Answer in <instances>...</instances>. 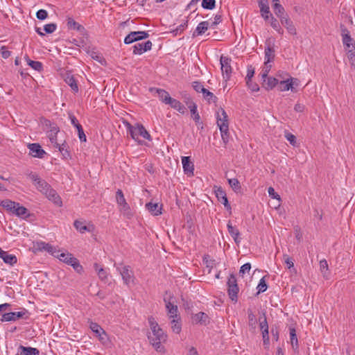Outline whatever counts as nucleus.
<instances>
[{
    "mask_svg": "<svg viewBox=\"0 0 355 355\" xmlns=\"http://www.w3.org/2000/svg\"><path fill=\"white\" fill-rule=\"evenodd\" d=\"M114 266L116 270L121 274L124 284L128 285L133 280V271L130 269L129 266H125L122 268H120L119 266L114 263Z\"/></svg>",
    "mask_w": 355,
    "mask_h": 355,
    "instance_id": "obj_8",
    "label": "nucleus"
},
{
    "mask_svg": "<svg viewBox=\"0 0 355 355\" xmlns=\"http://www.w3.org/2000/svg\"><path fill=\"white\" fill-rule=\"evenodd\" d=\"M44 125L50 128V130L49 132V138L53 145L57 144V135L58 133L59 128L57 126L56 124L51 123L50 120L45 119L44 121Z\"/></svg>",
    "mask_w": 355,
    "mask_h": 355,
    "instance_id": "obj_9",
    "label": "nucleus"
},
{
    "mask_svg": "<svg viewBox=\"0 0 355 355\" xmlns=\"http://www.w3.org/2000/svg\"><path fill=\"white\" fill-rule=\"evenodd\" d=\"M76 129L78 131L79 139L81 141L85 142L87 141V138H86V135H85V132H84L82 125H78Z\"/></svg>",
    "mask_w": 355,
    "mask_h": 355,
    "instance_id": "obj_57",
    "label": "nucleus"
},
{
    "mask_svg": "<svg viewBox=\"0 0 355 355\" xmlns=\"http://www.w3.org/2000/svg\"><path fill=\"white\" fill-rule=\"evenodd\" d=\"M202 93L203 94L204 98L206 99L209 103L216 102L218 99L217 97L207 89L205 88Z\"/></svg>",
    "mask_w": 355,
    "mask_h": 355,
    "instance_id": "obj_41",
    "label": "nucleus"
},
{
    "mask_svg": "<svg viewBox=\"0 0 355 355\" xmlns=\"http://www.w3.org/2000/svg\"><path fill=\"white\" fill-rule=\"evenodd\" d=\"M133 54L141 55L144 52H146L151 49L152 42L150 40L146 41L144 43H137L133 46Z\"/></svg>",
    "mask_w": 355,
    "mask_h": 355,
    "instance_id": "obj_15",
    "label": "nucleus"
},
{
    "mask_svg": "<svg viewBox=\"0 0 355 355\" xmlns=\"http://www.w3.org/2000/svg\"><path fill=\"white\" fill-rule=\"evenodd\" d=\"M150 90L151 92L155 90L156 93L158 94L160 101H162L165 104H168V102H169V101L171 99V97L170 96L168 92L164 89L150 88Z\"/></svg>",
    "mask_w": 355,
    "mask_h": 355,
    "instance_id": "obj_31",
    "label": "nucleus"
},
{
    "mask_svg": "<svg viewBox=\"0 0 355 355\" xmlns=\"http://www.w3.org/2000/svg\"><path fill=\"white\" fill-rule=\"evenodd\" d=\"M266 46L265 48V64L267 66L268 63L274 60L275 58V49L274 44H271L269 40H266Z\"/></svg>",
    "mask_w": 355,
    "mask_h": 355,
    "instance_id": "obj_12",
    "label": "nucleus"
},
{
    "mask_svg": "<svg viewBox=\"0 0 355 355\" xmlns=\"http://www.w3.org/2000/svg\"><path fill=\"white\" fill-rule=\"evenodd\" d=\"M192 87H193L194 90L197 92H202V91L205 89L204 86L199 81L193 82Z\"/></svg>",
    "mask_w": 355,
    "mask_h": 355,
    "instance_id": "obj_61",
    "label": "nucleus"
},
{
    "mask_svg": "<svg viewBox=\"0 0 355 355\" xmlns=\"http://www.w3.org/2000/svg\"><path fill=\"white\" fill-rule=\"evenodd\" d=\"M36 17L40 20H44L48 17L46 10L40 9L36 12Z\"/></svg>",
    "mask_w": 355,
    "mask_h": 355,
    "instance_id": "obj_62",
    "label": "nucleus"
},
{
    "mask_svg": "<svg viewBox=\"0 0 355 355\" xmlns=\"http://www.w3.org/2000/svg\"><path fill=\"white\" fill-rule=\"evenodd\" d=\"M284 136L291 145L293 146L296 145V137L294 135L288 132H285Z\"/></svg>",
    "mask_w": 355,
    "mask_h": 355,
    "instance_id": "obj_55",
    "label": "nucleus"
},
{
    "mask_svg": "<svg viewBox=\"0 0 355 355\" xmlns=\"http://www.w3.org/2000/svg\"><path fill=\"white\" fill-rule=\"evenodd\" d=\"M227 118H228V116H227V113L225 112L224 109L220 107L218 110V111L217 112V116H216L217 125H218L219 128H220V125L222 123H224L225 125H228L229 126Z\"/></svg>",
    "mask_w": 355,
    "mask_h": 355,
    "instance_id": "obj_29",
    "label": "nucleus"
},
{
    "mask_svg": "<svg viewBox=\"0 0 355 355\" xmlns=\"http://www.w3.org/2000/svg\"><path fill=\"white\" fill-rule=\"evenodd\" d=\"M148 320L152 331H155V329L159 327L158 323L153 316L148 317Z\"/></svg>",
    "mask_w": 355,
    "mask_h": 355,
    "instance_id": "obj_54",
    "label": "nucleus"
},
{
    "mask_svg": "<svg viewBox=\"0 0 355 355\" xmlns=\"http://www.w3.org/2000/svg\"><path fill=\"white\" fill-rule=\"evenodd\" d=\"M152 333L153 336H149L148 339L155 349L161 352L163 349L162 343L166 340L167 336L160 327L155 329V331H152Z\"/></svg>",
    "mask_w": 355,
    "mask_h": 355,
    "instance_id": "obj_3",
    "label": "nucleus"
},
{
    "mask_svg": "<svg viewBox=\"0 0 355 355\" xmlns=\"http://www.w3.org/2000/svg\"><path fill=\"white\" fill-rule=\"evenodd\" d=\"M227 227L229 234L234 239L235 243L239 244L241 241V239H239L240 232L239 230L236 227L232 226L231 221L228 222Z\"/></svg>",
    "mask_w": 355,
    "mask_h": 355,
    "instance_id": "obj_30",
    "label": "nucleus"
},
{
    "mask_svg": "<svg viewBox=\"0 0 355 355\" xmlns=\"http://www.w3.org/2000/svg\"><path fill=\"white\" fill-rule=\"evenodd\" d=\"M290 338H291V345H292L293 347L294 348L295 347L296 348H297L298 347V341H297V335H296V331L294 328L290 329Z\"/></svg>",
    "mask_w": 355,
    "mask_h": 355,
    "instance_id": "obj_47",
    "label": "nucleus"
},
{
    "mask_svg": "<svg viewBox=\"0 0 355 355\" xmlns=\"http://www.w3.org/2000/svg\"><path fill=\"white\" fill-rule=\"evenodd\" d=\"M127 128L131 137L139 144H141V141L139 140V137L148 140L151 139L150 134L141 124L137 123L135 125H132L130 123H127Z\"/></svg>",
    "mask_w": 355,
    "mask_h": 355,
    "instance_id": "obj_2",
    "label": "nucleus"
},
{
    "mask_svg": "<svg viewBox=\"0 0 355 355\" xmlns=\"http://www.w3.org/2000/svg\"><path fill=\"white\" fill-rule=\"evenodd\" d=\"M347 57L349 60V62L352 67H355V51L352 49L348 50Z\"/></svg>",
    "mask_w": 355,
    "mask_h": 355,
    "instance_id": "obj_58",
    "label": "nucleus"
},
{
    "mask_svg": "<svg viewBox=\"0 0 355 355\" xmlns=\"http://www.w3.org/2000/svg\"><path fill=\"white\" fill-rule=\"evenodd\" d=\"M34 250L42 252L46 251L51 253L53 256L55 257L58 251L55 250V248L49 243H46L44 241H37L33 245Z\"/></svg>",
    "mask_w": 355,
    "mask_h": 355,
    "instance_id": "obj_10",
    "label": "nucleus"
},
{
    "mask_svg": "<svg viewBox=\"0 0 355 355\" xmlns=\"http://www.w3.org/2000/svg\"><path fill=\"white\" fill-rule=\"evenodd\" d=\"M187 105H188V107L189 108L190 111H191V113L193 116V120L195 121L197 125H202V122H200V116L198 112V110H197V105L195 103H193V101H191L189 103H187Z\"/></svg>",
    "mask_w": 355,
    "mask_h": 355,
    "instance_id": "obj_26",
    "label": "nucleus"
},
{
    "mask_svg": "<svg viewBox=\"0 0 355 355\" xmlns=\"http://www.w3.org/2000/svg\"><path fill=\"white\" fill-rule=\"evenodd\" d=\"M56 28H57L56 24L52 23V24H48L44 25V30L46 33L51 34L56 30Z\"/></svg>",
    "mask_w": 355,
    "mask_h": 355,
    "instance_id": "obj_53",
    "label": "nucleus"
},
{
    "mask_svg": "<svg viewBox=\"0 0 355 355\" xmlns=\"http://www.w3.org/2000/svg\"><path fill=\"white\" fill-rule=\"evenodd\" d=\"M28 148L30 150L29 154L34 157L42 158L46 154L39 144H29Z\"/></svg>",
    "mask_w": 355,
    "mask_h": 355,
    "instance_id": "obj_14",
    "label": "nucleus"
},
{
    "mask_svg": "<svg viewBox=\"0 0 355 355\" xmlns=\"http://www.w3.org/2000/svg\"><path fill=\"white\" fill-rule=\"evenodd\" d=\"M297 80V78H288L286 80H282L278 83L279 89L280 91H288L289 89L293 91V81L296 82Z\"/></svg>",
    "mask_w": 355,
    "mask_h": 355,
    "instance_id": "obj_22",
    "label": "nucleus"
},
{
    "mask_svg": "<svg viewBox=\"0 0 355 355\" xmlns=\"http://www.w3.org/2000/svg\"><path fill=\"white\" fill-rule=\"evenodd\" d=\"M54 146L58 148L59 151L62 154L64 158L70 157L69 151L67 149V144L65 143H63L62 144L57 143Z\"/></svg>",
    "mask_w": 355,
    "mask_h": 355,
    "instance_id": "obj_43",
    "label": "nucleus"
},
{
    "mask_svg": "<svg viewBox=\"0 0 355 355\" xmlns=\"http://www.w3.org/2000/svg\"><path fill=\"white\" fill-rule=\"evenodd\" d=\"M37 189L44 193L51 187V185L48 184L44 180L40 178L37 182L35 183Z\"/></svg>",
    "mask_w": 355,
    "mask_h": 355,
    "instance_id": "obj_37",
    "label": "nucleus"
},
{
    "mask_svg": "<svg viewBox=\"0 0 355 355\" xmlns=\"http://www.w3.org/2000/svg\"><path fill=\"white\" fill-rule=\"evenodd\" d=\"M268 73V70L266 69L262 74L263 86L266 89H272L279 83V80L274 77H267Z\"/></svg>",
    "mask_w": 355,
    "mask_h": 355,
    "instance_id": "obj_11",
    "label": "nucleus"
},
{
    "mask_svg": "<svg viewBox=\"0 0 355 355\" xmlns=\"http://www.w3.org/2000/svg\"><path fill=\"white\" fill-rule=\"evenodd\" d=\"M246 84L248 88L252 92H257L259 90V87L256 83H253L252 80H246Z\"/></svg>",
    "mask_w": 355,
    "mask_h": 355,
    "instance_id": "obj_60",
    "label": "nucleus"
},
{
    "mask_svg": "<svg viewBox=\"0 0 355 355\" xmlns=\"http://www.w3.org/2000/svg\"><path fill=\"white\" fill-rule=\"evenodd\" d=\"M201 6L204 9L212 10L215 8L216 1L215 0H202Z\"/></svg>",
    "mask_w": 355,
    "mask_h": 355,
    "instance_id": "obj_50",
    "label": "nucleus"
},
{
    "mask_svg": "<svg viewBox=\"0 0 355 355\" xmlns=\"http://www.w3.org/2000/svg\"><path fill=\"white\" fill-rule=\"evenodd\" d=\"M182 163L184 172L188 175H193L194 165L190 159V157H182Z\"/></svg>",
    "mask_w": 355,
    "mask_h": 355,
    "instance_id": "obj_18",
    "label": "nucleus"
},
{
    "mask_svg": "<svg viewBox=\"0 0 355 355\" xmlns=\"http://www.w3.org/2000/svg\"><path fill=\"white\" fill-rule=\"evenodd\" d=\"M69 265L71 266L78 273L81 274L83 272V268L76 258L71 259L69 261Z\"/></svg>",
    "mask_w": 355,
    "mask_h": 355,
    "instance_id": "obj_44",
    "label": "nucleus"
},
{
    "mask_svg": "<svg viewBox=\"0 0 355 355\" xmlns=\"http://www.w3.org/2000/svg\"><path fill=\"white\" fill-rule=\"evenodd\" d=\"M281 24L287 29L288 32L291 35H296L297 31L293 25V21L289 18L288 14L284 15L282 17H280L279 19Z\"/></svg>",
    "mask_w": 355,
    "mask_h": 355,
    "instance_id": "obj_13",
    "label": "nucleus"
},
{
    "mask_svg": "<svg viewBox=\"0 0 355 355\" xmlns=\"http://www.w3.org/2000/svg\"><path fill=\"white\" fill-rule=\"evenodd\" d=\"M0 206L12 214L23 218H26L30 216L28 210L25 207L21 205L19 202L12 201L9 199L1 200L0 202Z\"/></svg>",
    "mask_w": 355,
    "mask_h": 355,
    "instance_id": "obj_1",
    "label": "nucleus"
},
{
    "mask_svg": "<svg viewBox=\"0 0 355 355\" xmlns=\"http://www.w3.org/2000/svg\"><path fill=\"white\" fill-rule=\"evenodd\" d=\"M67 27L69 29L77 30L80 32H83L85 31V28L78 24L73 18L69 17L67 19Z\"/></svg>",
    "mask_w": 355,
    "mask_h": 355,
    "instance_id": "obj_35",
    "label": "nucleus"
},
{
    "mask_svg": "<svg viewBox=\"0 0 355 355\" xmlns=\"http://www.w3.org/2000/svg\"><path fill=\"white\" fill-rule=\"evenodd\" d=\"M267 276H263L259 281V283L257 287L258 289V291L257 293V295H259L261 293H263L267 290L268 285L266 284V278Z\"/></svg>",
    "mask_w": 355,
    "mask_h": 355,
    "instance_id": "obj_42",
    "label": "nucleus"
},
{
    "mask_svg": "<svg viewBox=\"0 0 355 355\" xmlns=\"http://www.w3.org/2000/svg\"><path fill=\"white\" fill-rule=\"evenodd\" d=\"M227 293L232 301L237 302L239 288L237 284L236 277L231 274L227 281Z\"/></svg>",
    "mask_w": 355,
    "mask_h": 355,
    "instance_id": "obj_4",
    "label": "nucleus"
},
{
    "mask_svg": "<svg viewBox=\"0 0 355 355\" xmlns=\"http://www.w3.org/2000/svg\"><path fill=\"white\" fill-rule=\"evenodd\" d=\"M162 205H159L157 202L153 203L152 202H149L146 204V209L153 216H159L162 214Z\"/></svg>",
    "mask_w": 355,
    "mask_h": 355,
    "instance_id": "obj_23",
    "label": "nucleus"
},
{
    "mask_svg": "<svg viewBox=\"0 0 355 355\" xmlns=\"http://www.w3.org/2000/svg\"><path fill=\"white\" fill-rule=\"evenodd\" d=\"M228 183L235 192H239L241 189L240 182L236 178L229 179Z\"/></svg>",
    "mask_w": 355,
    "mask_h": 355,
    "instance_id": "obj_45",
    "label": "nucleus"
},
{
    "mask_svg": "<svg viewBox=\"0 0 355 355\" xmlns=\"http://www.w3.org/2000/svg\"><path fill=\"white\" fill-rule=\"evenodd\" d=\"M167 105H170L172 108L178 110L181 114H184L186 112V107L184 105H182L180 101L175 98H171Z\"/></svg>",
    "mask_w": 355,
    "mask_h": 355,
    "instance_id": "obj_32",
    "label": "nucleus"
},
{
    "mask_svg": "<svg viewBox=\"0 0 355 355\" xmlns=\"http://www.w3.org/2000/svg\"><path fill=\"white\" fill-rule=\"evenodd\" d=\"M220 131L221 133L222 140H223L225 146H226L227 144V143L229 142V137H230L229 126L225 125L224 123H222L220 125Z\"/></svg>",
    "mask_w": 355,
    "mask_h": 355,
    "instance_id": "obj_33",
    "label": "nucleus"
},
{
    "mask_svg": "<svg viewBox=\"0 0 355 355\" xmlns=\"http://www.w3.org/2000/svg\"><path fill=\"white\" fill-rule=\"evenodd\" d=\"M166 302V308L168 311V314L171 318H180V315L178 314V306L174 305L170 301H166V300L164 299Z\"/></svg>",
    "mask_w": 355,
    "mask_h": 355,
    "instance_id": "obj_24",
    "label": "nucleus"
},
{
    "mask_svg": "<svg viewBox=\"0 0 355 355\" xmlns=\"http://www.w3.org/2000/svg\"><path fill=\"white\" fill-rule=\"evenodd\" d=\"M259 326L261 331L265 329H268V324L265 313L259 318Z\"/></svg>",
    "mask_w": 355,
    "mask_h": 355,
    "instance_id": "obj_51",
    "label": "nucleus"
},
{
    "mask_svg": "<svg viewBox=\"0 0 355 355\" xmlns=\"http://www.w3.org/2000/svg\"><path fill=\"white\" fill-rule=\"evenodd\" d=\"M232 60L226 56L221 55L220 62L223 78L227 81L230 79L232 73Z\"/></svg>",
    "mask_w": 355,
    "mask_h": 355,
    "instance_id": "obj_7",
    "label": "nucleus"
},
{
    "mask_svg": "<svg viewBox=\"0 0 355 355\" xmlns=\"http://www.w3.org/2000/svg\"><path fill=\"white\" fill-rule=\"evenodd\" d=\"M0 52H1L2 58H3L4 59L8 58L11 55V52L10 51H8L7 49V47L5 46H3L1 48Z\"/></svg>",
    "mask_w": 355,
    "mask_h": 355,
    "instance_id": "obj_64",
    "label": "nucleus"
},
{
    "mask_svg": "<svg viewBox=\"0 0 355 355\" xmlns=\"http://www.w3.org/2000/svg\"><path fill=\"white\" fill-rule=\"evenodd\" d=\"M75 228L80 233H84L86 231H89L87 227L84 224L83 222L78 220H76L73 223Z\"/></svg>",
    "mask_w": 355,
    "mask_h": 355,
    "instance_id": "obj_46",
    "label": "nucleus"
},
{
    "mask_svg": "<svg viewBox=\"0 0 355 355\" xmlns=\"http://www.w3.org/2000/svg\"><path fill=\"white\" fill-rule=\"evenodd\" d=\"M116 200L117 204L121 207L123 211H128L130 210V206L127 203L123 193L121 189H118L116 192Z\"/></svg>",
    "mask_w": 355,
    "mask_h": 355,
    "instance_id": "obj_19",
    "label": "nucleus"
},
{
    "mask_svg": "<svg viewBox=\"0 0 355 355\" xmlns=\"http://www.w3.org/2000/svg\"><path fill=\"white\" fill-rule=\"evenodd\" d=\"M149 34L146 31H132L124 39L125 44H132L141 40L148 38Z\"/></svg>",
    "mask_w": 355,
    "mask_h": 355,
    "instance_id": "obj_6",
    "label": "nucleus"
},
{
    "mask_svg": "<svg viewBox=\"0 0 355 355\" xmlns=\"http://www.w3.org/2000/svg\"><path fill=\"white\" fill-rule=\"evenodd\" d=\"M65 83L71 87V90L74 93H77L78 92V86L77 84V80L75 79L74 76L71 75L70 73H67L64 76Z\"/></svg>",
    "mask_w": 355,
    "mask_h": 355,
    "instance_id": "obj_25",
    "label": "nucleus"
},
{
    "mask_svg": "<svg viewBox=\"0 0 355 355\" xmlns=\"http://www.w3.org/2000/svg\"><path fill=\"white\" fill-rule=\"evenodd\" d=\"M214 189L216 197L217 198L218 200L224 205L226 210L228 211L231 214L232 207L229 203L225 191L221 187L215 186Z\"/></svg>",
    "mask_w": 355,
    "mask_h": 355,
    "instance_id": "obj_5",
    "label": "nucleus"
},
{
    "mask_svg": "<svg viewBox=\"0 0 355 355\" xmlns=\"http://www.w3.org/2000/svg\"><path fill=\"white\" fill-rule=\"evenodd\" d=\"M268 194L269 196L272 198H274V199H277L279 200V202H280L281 200V198H280V196L279 194H277L275 189L272 187H270L268 188Z\"/></svg>",
    "mask_w": 355,
    "mask_h": 355,
    "instance_id": "obj_63",
    "label": "nucleus"
},
{
    "mask_svg": "<svg viewBox=\"0 0 355 355\" xmlns=\"http://www.w3.org/2000/svg\"><path fill=\"white\" fill-rule=\"evenodd\" d=\"M44 194L51 201L58 206H62V202L60 196L57 193L55 190L51 187L46 191Z\"/></svg>",
    "mask_w": 355,
    "mask_h": 355,
    "instance_id": "obj_20",
    "label": "nucleus"
},
{
    "mask_svg": "<svg viewBox=\"0 0 355 355\" xmlns=\"http://www.w3.org/2000/svg\"><path fill=\"white\" fill-rule=\"evenodd\" d=\"M273 10L275 14L280 19V17L284 16L286 13H285V10L284 7L279 3L278 2H275L273 5Z\"/></svg>",
    "mask_w": 355,
    "mask_h": 355,
    "instance_id": "obj_39",
    "label": "nucleus"
},
{
    "mask_svg": "<svg viewBox=\"0 0 355 355\" xmlns=\"http://www.w3.org/2000/svg\"><path fill=\"white\" fill-rule=\"evenodd\" d=\"M320 269L323 276L326 277L328 274V263L326 259H322L320 261Z\"/></svg>",
    "mask_w": 355,
    "mask_h": 355,
    "instance_id": "obj_52",
    "label": "nucleus"
},
{
    "mask_svg": "<svg viewBox=\"0 0 355 355\" xmlns=\"http://www.w3.org/2000/svg\"><path fill=\"white\" fill-rule=\"evenodd\" d=\"M171 323V329H172L173 331L176 334H180L182 330L180 318H173Z\"/></svg>",
    "mask_w": 355,
    "mask_h": 355,
    "instance_id": "obj_38",
    "label": "nucleus"
},
{
    "mask_svg": "<svg viewBox=\"0 0 355 355\" xmlns=\"http://www.w3.org/2000/svg\"><path fill=\"white\" fill-rule=\"evenodd\" d=\"M26 312L27 311L26 310H24V311L6 313L2 315V318L1 319V322L15 321L21 318H23Z\"/></svg>",
    "mask_w": 355,
    "mask_h": 355,
    "instance_id": "obj_16",
    "label": "nucleus"
},
{
    "mask_svg": "<svg viewBox=\"0 0 355 355\" xmlns=\"http://www.w3.org/2000/svg\"><path fill=\"white\" fill-rule=\"evenodd\" d=\"M259 6L260 8V12L261 17L267 20L269 19L268 14L270 13V8L268 6V1L267 0H260L259 1Z\"/></svg>",
    "mask_w": 355,
    "mask_h": 355,
    "instance_id": "obj_28",
    "label": "nucleus"
},
{
    "mask_svg": "<svg viewBox=\"0 0 355 355\" xmlns=\"http://www.w3.org/2000/svg\"><path fill=\"white\" fill-rule=\"evenodd\" d=\"M270 26L279 34L283 35L284 31L281 28L279 23L272 15H270Z\"/></svg>",
    "mask_w": 355,
    "mask_h": 355,
    "instance_id": "obj_40",
    "label": "nucleus"
},
{
    "mask_svg": "<svg viewBox=\"0 0 355 355\" xmlns=\"http://www.w3.org/2000/svg\"><path fill=\"white\" fill-rule=\"evenodd\" d=\"M209 24V22L207 21L200 22L196 27V29L193 34V36L196 37V35L203 34L208 29Z\"/></svg>",
    "mask_w": 355,
    "mask_h": 355,
    "instance_id": "obj_34",
    "label": "nucleus"
},
{
    "mask_svg": "<svg viewBox=\"0 0 355 355\" xmlns=\"http://www.w3.org/2000/svg\"><path fill=\"white\" fill-rule=\"evenodd\" d=\"M33 69L40 72L43 70V64L41 62L28 60V64Z\"/></svg>",
    "mask_w": 355,
    "mask_h": 355,
    "instance_id": "obj_48",
    "label": "nucleus"
},
{
    "mask_svg": "<svg viewBox=\"0 0 355 355\" xmlns=\"http://www.w3.org/2000/svg\"><path fill=\"white\" fill-rule=\"evenodd\" d=\"M0 258H1L6 263L11 266L17 263V257L13 254H10L7 252L3 251L0 248Z\"/></svg>",
    "mask_w": 355,
    "mask_h": 355,
    "instance_id": "obj_27",
    "label": "nucleus"
},
{
    "mask_svg": "<svg viewBox=\"0 0 355 355\" xmlns=\"http://www.w3.org/2000/svg\"><path fill=\"white\" fill-rule=\"evenodd\" d=\"M90 328L96 335L101 336V334H105V331L96 322H92Z\"/></svg>",
    "mask_w": 355,
    "mask_h": 355,
    "instance_id": "obj_49",
    "label": "nucleus"
},
{
    "mask_svg": "<svg viewBox=\"0 0 355 355\" xmlns=\"http://www.w3.org/2000/svg\"><path fill=\"white\" fill-rule=\"evenodd\" d=\"M284 260L285 263L287 265L288 269L291 270V268H293V270H295L293 261L291 257H289L288 255L284 254Z\"/></svg>",
    "mask_w": 355,
    "mask_h": 355,
    "instance_id": "obj_56",
    "label": "nucleus"
},
{
    "mask_svg": "<svg viewBox=\"0 0 355 355\" xmlns=\"http://www.w3.org/2000/svg\"><path fill=\"white\" fill-rule=\"evenodd\" d=\"M193 323L206 326L210 322L208 315L204 312H199L192 316Z\"/></svg>",
    "mask_w": 355,
    "mask_h": 355,
    "instance_id": "obj_17",
    "label": "nucleus"
},
{
    "mask_svg": "<svg viewBox=\"0 0 355 355\" xmlns=\"http://www.w3.org/2000/svg\"><path fill=\"white\" fill-rule=\"evenodd\" d=\"M55 257H58L60 261L67 263L68 265H69V261L71 259H73L76 258L71 253L62 252V253L60 254L59 251H58V253L56 254Z\"/></svg>",
    "mask_w": 355,
    "mask_h": 355,
    "instance_id": "obj_36",
    "label": "nucleus"
},
{
    "mask_svg": "<svg viewBox=\"0 0 355 355\" xmlns=\"http://www.w3.org/2000/svg\"><path fill=\"white\" fill-rule=\"evenodd\" d=\"M251 269V264L250 263H246L243 264L240 270H239V275L241 276H243V275L247 272H249Z\"/></svg>",
    "mask_w": 355,
    "mask_h": 355,
    "instance_id": "obj_59",
    "label": "nucleus"
},
{
    "mask_svg": "<svg viewBox=\"0 0 355 355\" xmlns=\"http://www.w3.org/2000/svg\"><path fill=\"white\" fill-rule=\"evenodd\" d=\"M40 351L37 348L19 345L16 355H39Z\"/></svg>",
    "mask_w": 355,
    "mask_h": 355,
    "instance_id": "obj_21",
    "label": "nucleus"
}]
</instances>
